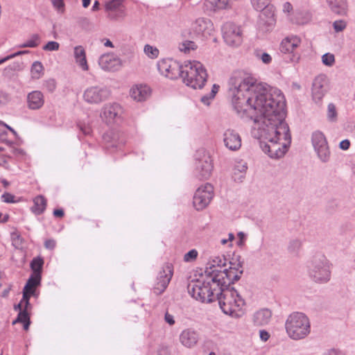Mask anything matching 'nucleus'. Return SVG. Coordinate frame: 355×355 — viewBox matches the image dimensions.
<instances>
[{
    "instance_id": "1",
    "label": "nucleus",
    "mask_w": 355,
    "mask_h": 355,
    "mask_svg": "<svg viewBox=\"0 0 355 355\" xmlns=\"http://www.w3.org/2000/svg\"><path fill=\"white\" fill-rule=\"evenodd\" d=\"M228 84L234 110L241 118L253 120V135L266 141L261 142L263 151L271 158L282 157L291 142L283 94L241 71L234 72Z\"/></svg>"
},
{
    "instance_id": "2",
    "label": "nucleus",
    "mask_w": 355,
    "mask_h": 355,
    "mask_svg": "<svg viewBox=\"0 0 355 355\" xmlns=\"http://www.w3.org/2000/svg\"><path fill=\"white\" fill-rule=\"evenodd\" d=\"M202 282L197 281L188 285V292L195 300L201 302H212L216 300L218 295L219 287L214 286V281L209 280L211 274H208V270L200 268Z\"/></svg>"
},
{
    "instance_id": "3",
    "label": "nucleus",
    "mask_w": 355,
    "mask_h": 355,
    "mask_svg": "<svg viewBox=\"0 0 355 355\" xmlns=\"http://www.w3.org/2000/svg\"><path fill=\"white\" fill-rule=\"evenodd\" d=\"M216 300L224 313L233 317L241 315L245 302L234 288L219 287Z\"/></svg>"
},
{
    "instance_id": "4",
    "label": "nucleus",
    "mask_w": 355,
    "mask_h": 355,
    "mask_svg": "<svg viewBox=\"0 0 355 355\" xmlns=\"http://www.w3.org/2000/svg\"><path fill=\"white\" fill-rule=\"evenodd\" d=\"M180 77L187 86L201 89L207 82L208 75L202 64L193 60L185 63Z\"/></svg>"
},
{
    "instance_id": "5",
    "label": "nucleus",
    "mask_w": 355,
    "mask_h": 355,
    "mask_svg": "<svg viewBox=\"0 0 355 355\" xmlns=\"http://www.w3.org/2000/svg\"><path fill=\"white\" fill-rule=\"evenodd\" d=\"M287 334L293 340H300L306 337L311 331L308 317L300 312H294L288 315L285 322Z\"/></svg>"
},
{
    "instance_id": "6",
    "label": "nucleus",
    "mask_w": 355,
    "mask_h": 355,
    "mask_svg": "<svg viewBox=\"0 0 355 355\" xmlns=\"http://www.w3.org/2000/svg\"><path fill=\"white\" fill-rule=\"evenodd\" d=\"M208 270V274H211L209 280L214 281V286L218 287L231 288L230 284L238 281L243 271L239 268H227L223 270H215L214 268H204Z\"/></svg>"
},
{
    "instance_id": "7",
    "label": "nucleus",
    "mask_w": 355,
    "mask_h": 355,
    "mask_svg": "<svg viewBox=\"0 0 355 355\" xmlns=\"http://www.w3.org/2000/svg\"><path fill=\"white\" fill-rule=\"evenodd\" d=\"M302 40L295 35H291L284 37L279 45V51L287 55L289 62L293 64L300 62L302 57Z\"/></svg>"
},
{
    "instance_id": "8",
    "label": "nucleus",
    "mask_w": 355,
    "mask_h": 355,
    "mask_svg": "<svg viewBox=\"0 0 355 355\" xmlns=\"http://www.w3.org/2000/svg\"><path fill=\"white\" fill-rule=\"evenodd\" d=\"M110 90L100 85L89 86L83 92V101L90 105H98L106 101L110 96Z\"/></svg>"
},
{
    "instance_id": "9",
    "label": "nucleus",
    "mask_w": 355,
    "mask_h": 355,
    "mask_svg": "<svg viewBox=\"0 0 355 355\" xmlns=\"http://www.w3.org/2000/svg\"><path fill=\"white\" fill-rule=\"evenodd\" d=\"M311 144L319 160L322 163L329 162L331 150L324 134L320 130L314 131L311 135Z\"/></svg>"
},
{
    "instance_id": "10",
    "label": "nucleus",
    "mask_w": 355,
    "mask_h": 355,
    "mask_svg": "<svg viewBox=\"0 0 355 355\" xmlns=\"http://www.w3.org/2000/svg\"><path fill=\"white\" fill-rule=\"evenodd\" d=\"M214 26L211 20L206 17H199L191 25V33L193 37L205 40L214 33Z\"/></svg>"
},
{
    "instance_id": "11",
    "label": "nucleus",
    "mask_w": 355,
    "mask_h": 355,
    "mask_svg": "<svg viewBox=\"0 0 355 355\" xmlns=\"http://www.w3.org/2000/svg\"><path fill=\"white\" fill-rule=\"evenodd\" d=\"M225 42L231 46H238L243 42V32L241 26L233 22H226L222 27Z\"/></svg>"
},
{
    "instance_id": "12",
    "label": "nucleus",
    "mask_w": 355,
    "mask_h": 355,
    "mask_svg": "<svg viewBox=\"0 0 355 355\" xmlns=\"http://www.w3.org/2000/svg\"><path fill=\"white\" fill-rule=\"evenodd\" d=\"M214 196V188L211 184L206 183L196 191L193 198V205L198 211L204 209L211 202Z\"/></svg>"
},
{
    "instance_id": "13",
    "label": "nucleus",
    "mask_w": 355,
    "mask_h": 355,
    "mask_svg": "<svg viewBox=\"0 0 355 355\" xmlns=\"http://www.w3.org/2000/svg\"><path fill=\"white\" fill-rule=\"evenodd\" d=\"M183 67L173 59H162L157 62L159 73L170 79H176L181 76Z\"/></svg>"
},
{
    "instance_id": "14",
    "label": "nucleus",
    "mask_w": 355,
    "mask_h": 355,
    "mask_svg": "<svg viewBox=\"0 0 355 355\" xmlns=\"http://www.w3.org/2000/svg\"><path fill=\"white\" fill-rule=\"evenodd\" d=\"M123 114L122 107L116 103L105 104L101 112V117L108 125H113L121 121Z\"/></svg>"
},
{
    "instance_id": "15",
    "label": "nucleus",
    "mask_w": 355,
    "mask_h": 355,
    "mask_svg": "<svg viewBox=\"0 0 355 355\" xmlns=\"http://www.w3.org/2000/svg\"><path fill=\"white\" fill-rule=\"evenodd\" d=\"M33 272L24 286V302L29 305L31 296L36 295V288L40 285L42 268H32Z\"/></svg>"
},
{
    "instance_id": "16",
    "label": "nucleus",
    "mask_w": 355,
    "mask_h": 355,
    "mask_svg": "<svg viewBox=\"0 0 355 355\" xmlns=\"http://www.w3.org/2000/svg\"><path fill=\"white\" fill-rule=\"evenodd\" d=\"M105 12L107 13V17L112 20H119L123 19L126 15L125 7L123 3V0H110L105 5Z\"/></svg>"
},
{
    "instance_id": "17",
    "label": "nucleus",
    "mask_w": 355,
    "mask_h": 355,
    "mask_svg": "<svg viewBox=\"0 0 355 355\" xmlns=\"http://www.w3.org/2000/svg\"><path fill=\"white\" fill-rule=\"evenodd\" d=\"M225 146L232 151H236L241 147L242 139L239 133L231 128L225 130L223 135Z\"/></svg>"
},
{
    "instance_id": "18",
    "label": "nucleus",
    "mask_w": 355,
    "mask_h": 355,
    "mask_svg": "<svg viewBox=\"0 0 355 355\" xmlns=\"http://www.w3.org/2000/svg\"><path fill=\"white\" fill-rule=\"evenodd\" d=\"M173 272L172 268H162L159 272L153 290L156 295L162 293L168 286Z\"/></svg>"
},
{
    "instance_id": "19",
    "label": "nucleus",
    "mask_w": 355,
    "mask_h": 355,
    "mask_svg": "<svg viewBox=\"0 0 355 355\" xmlns=\"http://www.w3.org/2000/svg\"><path fill=\"white\" fill-rule=\"evenodd\" d=\"M213 170L212 160L208 155H203L200 159H198L196 163V175L200 179H208Z\"/></svg>"
},
{
    "instance_id": "20",
    "label": "nucleus",
    "mask_w": 355,
    "mask_h": 355,
    "mask_svg": "<svg viewBox=\"0 0 355 355\" xmlns=\"http://www.w3.org/2000/svg\"><path fill=\"white\" fill-rule=\"evenodd\" d=\"M98 64L104 71H116L121 67V61L113 53H105L99 58Z\"/></svg>"
},
{
    "instance_id": "21",
    "label": "nucleus",
    "mask_w": 355,
    "mask_h": 355,
    "mask_svg": "<svg viewBox=\"0 0 355 355\" xmlns=\"http://www.w3.org/2000/svg\"><path fill=\"white\" fill-rule=\"evenodd\" d=\"M179 340L185 347L192 348L197 345L199 340V334L196 330L188 328L180 333Z\"/></svg>"
},
{
    "instance_id": "22",
    "label": "nucleus",
    "mask_w": 355,
    "mask_h": 355,
    "mask_svg": "<svg viewBox=\"0 0 355 355\" xmlns=\"http://www.w3.org/2000/svg\"><path fill=\"white\" fill-rule=\"evenodd\" d=\"M327 82L325 76H317L313 83L312 94L315 100L320 101L324 96L327 90Z\"/></svg>"
},
{
    "instance_id": "23",
    "label": "nucleus",
    "mask_w": 355,
    "mask_h": 355,
    "mask_svg": "<svg viewBox=\"0 0 355 355\" xmlns=\"http://www.w3.org/2000/svg\"><path fill=\"white\" fill-rule=\"evenodd\" d=\"M130 96L137 101H146L150 95V89L147 85H137L130 91Z\"/></svg>"
},
{
    "instance_id": "24",
    "label": "nucleus",
    "mask_w": 355,
    "mask_h": 355,
    "mask_svg": "<svg viewBox=\"0 0 355 355\" xmlns=\"http://www.w3.org/2000/svg\"><path fill=\"white\" fill-rule=\"evenodd\" d=\"M329 10L334 14L345 16L347 13V0H326Z\"/></svg>"
},
{
    "instance_id": "25",
    "label": "nucleus",
    "mask_w": 355,
    "mask_h": 355,
    "mask_svg": "<svg viewBox=\"0 0 355 355\" xmlns=\"http://www.w3.org/2000/svg\"><path fill=\"white\" fill-rule=\"evenodd\" d=\"M257 10L261 11L259 17L260 24L265 25L266 26H272L275 24V18L273 6H270L269 4L263 9Z\"/></svg>"
},
{
    "instance_id": "26",
    "label": "nucleus",
    "mask_w": 355,
    "mask_h": 355,
    "mask_svg": "<svg viewBox=\"0 0 355 355\" xmlns=\"http://www.w3.org/2000/svg\"><path fill=\"white\" fill-rule=\"evenodd\" d=\"M73 56L76 64L83 71L89 70V65L86 57V51L83 46H76L73 49Z\"/></svg>"
},
{
    "instance_id": "27",
    "label": "nucleus",
    "mask_w": 355,
    "mask_h": 355,
    "mask_svg": "<svg viewBox=\"0 0 355 355\" xmlns=\"http://www.w3.org/2000/svg\"><path fill=\"white\" fill-rule=\"evenodd\" d=\"M309 274L311 277L318 283L327 282L331 277V271L328 268H311Z\"/></svg>"
},
{
    "instance_id": "28",
    "label": "nucleus",
    "mask_w": 355,
    "mask_h": 355,
    "mask_svg": "<svg viewBox=\"0 0 355 355\" xmlns=\"http://www.w3.org/2000/svg\"><path fill=\"white\" fill-rule=\"evenodd\" d=\"M103 139L106 142V148H118L124 144V141L121 139L119 134L113 131L107 132L104 134Z\"/></svg>"
},
{
    "instance_id": "29",
    "label": "nucleus",
    "mask_w": 355,
    "mask_h": 355,
    "mask_svg": "<svg viewBox=\"0 0 355 355\" xmlns=\"http://www.w3.org/2000/svg\"><path fill=\"white\" fill-rule=\"evenodd\" d=\"M28 106L31 110L40 108L44 103L43 94L40 91H33L28 94Z\"/></svg>"
},
{
    "instance_id": "30",
    "label": "nucleus",
    "mask_w": 355,
    "mask_h": 355,
    "mask_svg": "<svg viewBox=\"0 0 355 355\" xmlns=\"http://www.w3.org/2000/svg\"><path fill=\"white\" fill-rule=\"evenodd\" d=\"M204 7L207 11L216 12L231 8V3L229 0H205Z\"/></svg>"
},
{
    "instance_id": "31",
    "label": "nucleus",
    "mask_w": 355,
    "mask_h": 355,
    "mask_svg": "<svg viewBox=\"0 0 355 355\" xmlns=\"http://www.w3.org/2000/svg\"><path fill=\"white\" fill-rule=\"evenodd\" d=\"M272 312L268 309H262L254 313L253 322L257 326L268 324L271 319Z\"/></svg>"
},
{
    "instance_id": "32",
    "label": "nucleus",
    "mask_w": 355,
    "mask_h": 355,
    "mask_svg": "<svg viewBox=\"0 0 355 355\" xmlns=\"http://www.w3.org/2000/svg\"><path fill=\"white\" fill-rule=\"evenodd\" d=\"M46 207V199L42 196H38L33 200V206L31 207V210L35 214L40 215L44 211Z\"/></svg>"
},
{
    "instance_id": "33",
    "label": "nucleus",
    "mask_w": 355,
    "mask_h": 355,
    "mask_svg": "<svg viewBox=\"0 0 355 355\" xmlns=\"http://www.w3.org/2000/svg\"><path fill=\"white\" fill-rule=\"evenodd\" d=\"M248 169L247 164L239 162L234 168L233 178L235 181L242 182Z\"/></svg>"
},
{
    "instance_id": "34",
    "label": "nucleus",
    "mask_w": 355,
    "mask_h": 355,
    "mask_svg": "<svg viewBox=\"0 0 355 355\" xmlns=\"http://www.w3.org/2000/svg\"><path fill=\"white\" fill-rule=\"evenodd\" d=\"M31 73L33 78L39 79L44 75V67L42 62L35 61L31 66Z\"/></svg>"
},
{
    "instance_id": "35",
    "label": "nucleus",
    "mask_w": 355,
    "mask_h": 355,
    "mask_svg": "<svg viewBox=\"0 0 355 355\" xmlns=\"http://www.w3.org/2000/svg\"><path fill=\"white\" fill-rule=\"evenodd\" d=\"M209 266H227V257L223 254L214 255L210 257Z\"/></svg>"
},
{
    "instance_id": "36",
    "label": "nucleus",
    "mask_w": 355,
    "mask_h": 355,
    "mask_svg": "<svg viewBox=\"0 0 355 355\" xmlns=\"http://www.w3.org/2000/svg\"><path fill=\"white\" fill-rule=\"evenodd\" d=\"M197 47L198 46L194 42L190 40L183 41L178 45L179 50L184 53H189L191 51L196 50Z\"/></svg>"
},
{
    "instance_id": "37",
    "label": "nucleus",
    "mask_w": 355,
    "mask_h": 355,
    "mask_svg": "<svg viewBox=\"0 0 355 355\" xmlns=\"http://www.w3.org/2000/svg\"><path fill=\"white\" fill-rule=\"evenodd\" d=\"M302 242L301 240L295 239L291 240L288 245V250L291 254H298L299 252L302 249Z\"/></svg>"
},
{
    "instance_id": "38",
    "label": "nucleus",
    "mask_w": 355,
    "mask_h": 355,
    "mask_svg": "<svg viewBox=\"0 0 355 355\" xmlns=\"http://www.w3.org/2000/svg\"><path fill=\"white\" fill-rule=\"evenodd\" d=\"M219 88L220 87L218 85L214 84L210 93L201 97V102L205 105H209L211 101L214 98L216 94L218 93Z\"/></svg>"
},
{
    "instance_id": "39",
    "label": "nucleus",
    "mask_w": 355,
    "mask_h": 355,
    "mask_svg": "<svg viewBox=\"0 0 355 355\" xmlns=\"http://www.w3.org/2000/svg\"><path fill=\"white\" fill-rule=\"evenodd\" d=\"M10 238L12 246L19 252H22V238L20 234L15 232H12Z\"/></svg>"
},
{
    "instance_id": "40",
    "label": "nucleus",
    "mask_w": 355,
    "mask_h": 355,
    "mask_svg": "<svg viewBox=\"0 0 355 355\" xmlns=\"http://www.w3.org/2000/svg\"><path fill=\"white\" fill-rule=\"evenodd\" d=\"M227 263L230 266H242L243 262L241 261V257L239 254H227Z\"/></svg>"
},
{
    "instance_id": "41",
    "label": "nucleus",
    "mask_w": 355,
    "mask_h": 355,
    "mask_svg": "<svg viewBox=\"0 0 355 355\" xmlns=\"http://www.w3.org/2000/svg\"><path fill=\"white\" fill-rule=\"evenodd\" d=\"M144 53L150 58L155 59L159 56V51L158 49L149 44H146L144 49Z\"/></svg>"
},
{
    "instance_id": "42",
    "label": "nucleus",
    "mask_w": 355,
    "mask_h": 355,
    "mask_svg": "<svg viewBox=\"0 0 355 355\" xmlns=\"http://www.w3.org/2000/svg\"><path fill=\"white\" fill-rule=\"evenodd\" d=\"M337 111L334 103H329L327 106V119L331 122L337 121Z\"/></svg>"
},
{
    "instance_id": "43",
    "label": "nucleus",
    "mask_w": 355,
    "mask_h": 355,
    "mask_svg": "<svg viewBox=\"0 0 355 355\" xmlns=\"http://www.w3.org/2000/svg\"><path fill=\"white\" fill-rule=\"evenodd\" d=\"M40 39L38 35L33 34L24 43V47L34 48L39 45Z\"/></svg>"
},
{
    "instance_id": "44",
    "label": "nucleus",
    "mask_w": 355,
    "mask_h": 355,
    "mask_svg": "<svg viewBox=\"0 0 355 355\" xmlns=\"http://www.w3.org/2000/svg\"><path fill=\"white\" fill-rule=\"evenodd\" d=\"M43 87L49 92L53 93L57 87V83L54 78H49L44 81Z\"/></svg>"
},
{
    "instance_id": "45",
    "label": "nucleus",
    "mask_w": 355,
    "mask_h": 355,
    "mask_svg": "<svg viewBox=\"0 0 355 355\" xmlns=\"http://www.w3.org/2000/svg\"><path fill=\"white\" fill-rule=\"evenodd\" d=\"M322 62L327 67H332L335 64V56L330 53H326L322 56Z\"/></svg>"
},
{
    "instance_id": "46",
    "label": "nucleus",
    "mask_w": 355,
    "mask_h": 355,
    "mask_svg": "<svg viewBox=\"0 0 355 355\" xmlns=\"http://www.w3.org/2000/svg\"><path fill=\"white\" fill-rule=\"evenodd\" d=\"M271 0H250L252 7L255 10L263 9L270 3Z\"/></svg>"
},
{
    "instance_id": "47",
    "label": "nucleus",
    "mask_w": 355,
    "mask_h": 355,
    "mask_svg": "<svg viewBox=\"0 0 355 355\" xmlns=\"http://www.w3.org/2000/svg\"><path fill=\"white\" fill-rule=\"evenodd\" d=\"M347 27V22L343 19L336 20L333 23V28L336 33L344 31Z\"/></svg>"
},
{
    "instance_id": "48",
    "label": "nucleus",
    "mask_w": 355,
    "mask_h": 355,
    "mask_svg": "<svg viewBox=\"0 0 355 355\" xmlns=\"http://www.w3.org/2000/svg\"><path fill=\"white\" fill-rule=\"evenodd\" d=\"M15 309L19 310V313L17 317L15 320H14L12 322V324H15L16 323L22 322V299L19 301V302L15 305Z\"/></svg>"
},
{
    "instance_id": "49",
    "label": "nucleus",
    "mask_w": 355,
    "mask_h": 355,
    "mask_svg": "<svg viewBox=\"0 0 355 355\" xmlns=\"http://www.w3.org/2000/svg\"><path fill=\"white\" fill-rule=\"evenodd\" d=\"M60 44L57 42L54 41H50L47 42L43 47L42 49L44 51H58L59 49Z\"/></svg>"
},
{
    "instance_id": "50",
    "label": "nucleus",
    "mask_w": 355,
    "mask_h": 355,
    "mask_svg": "<svg viewBox=\"0 0 355 355\" xmlns=\"http://www.w3.org/2000/svg\"><path fill=\"white\" fill-rule=\"evenodd\" d=\"M28 305L26 304L25 307H24V330H28L31 324L30 315L28 313Z\"/></svg>"
},
{
    "instance_id": "51",
    "label": "nucleus",
    "mask_w": 355,
    "mask_h": 355,
    "mask_svg": "<svg viewBox=\"0 0 355 355\" xmlns=\"http://www.w3.org/2000/svg\"><path fill=\"white\" fill-rule=\"evenodd\" d=\"M198 251L195 249L191 250L184 256V260L186 262H189L195 260L198 257Z\"/></svg>"
},
{
    "instance_id": "52",
    "label": "nucleus",
    "mask_w": 355,
    "mask_h": 355,
    "mask_svg": "<svg viewBox=\"0 0 355 355\" xmlns=\"http://www.w3.org/2000/svg\"><path fill=\"white\" fill-rule=\"evenodd\" d=\"M21 61H15L5 69L6 71H19L21 70Z\"/></svg>"
},
{
    "instance_id": "53",
    "label": "nucleus",
    "mask_w": 355,
    "mask_h": 355,
    "mask_svg": "<svg viewBox=\"0 0 355 355\" xmlns=\"http://www.w3.org/2000/svg\"><path fill=\"white\" fill-rule=\"evenodd\" d=\"M53 7L60 12H64V3L63 0H52Z\"/></svg>"
},
{
    "instance_id": "54",
    "label": "nucleus",
    "mask_w": 355,
    "mask_h": 355,
    "mask_svg": "<svg viewBox=\"0 0 355 355\" xmlns=\"http://www.w3.org/2000/svg\"><path fill=\"white\" fill-rule=\"evenodd\" d=\"M257 57L261 60L264 64H269L272 61V57L267 53H262L261 54H257Z\"/></svg>"
},
{
    "instance_id": "55",
    "label": "nucleus",
    "mask_w": 355,
    "mask_h": 355,
    "mask_svg": "<svg viewBox=\"0 0 355 355\" xmlns=\"http://www.w3.org/2000/svg\"><path fill=\"white\" fill-rule=\"evenodd\" d=\"M15 196L10 193H4L1 196L2 201L7 202V203L15 202Z\"/></svg>"
},
{
    "instance_id": "56",
    "label": "nucleus",
    "mask_w": 355,
    "mask_h": 355,
    "mask_svg": "<svg viewBox=\"0 0 355 355\" xmlns=\"http://www.w3.org/2000/svg\"><path fill=\"white\" fill-rule=\"evenodd\" d=\"M22 55V51H18L16 53H11L8 55H7L6 57L2 58L0 60V64L5 62L7 60H9L10 59H12L17 56H20Z\"/></svg>"
},
{
    "instance_id": "57",
    "label": "nucleus",
    "mask_w": 355,
    "mask_h": 355,
    "mask_svg": "<svg viewBox=\"0 0 355 355\" xmlns=\"http://www.w3.org/2000/svg\"><path fill=\"white\" fill-rule=\"evenodd\" d=\"M56 245L55 241L53 239H47L44 242V246L46 249L53 250Z\"/></svg>"
},
{
    "instance_id": "58",
    "label": "nucleus",
    "mask_w": 355,
    "mask_h": 355,
    "mask_svg": "<svg viewBox=\"0 0 355 355\" xmlns=\"http://www.w3.org/2000/svg\"><path fill=\"white\" fill-rule=\"evenodd\" d=\"M44 264V261L42 258L37 257L35 258L32 260L30 263V266H42Z\"/></svg>"
},
{
    "instance_id": "59",
    "label": "nucleus",
    "mask_w": 355,
    "mask_h": 355,
    "mask_svg": "<svg viewBox=\"0 0 355 355\" xmlns=\"http://www.w3.org/2000/svg\"><path fill=\"white\" fill-rule=\"evenodd\" d=\"M350 146V141L349 139H344L339 144V148L343 150H347Z\"/></svg>"
},
{
    "instance_id": "60",
    "label": "nucleus",
    "mask_w": 355,
    "mask_h": 355,
    "mask_svg": "<svg viewBox=\"0 0 355 355\" xmlns=\"http://www.w3.org/2000/svg\"><path fill=\"white\" fill-rule=\"evenodd\" d=\"M164 320L169 325H173L175 324L173 315L169 314L168 312L165 314Z\"/></svg>"
},
{
    "instance_id": "61",
    "label": "nucleus",
    "mask_w": 355,
    "mask_h": 355,
    "mask_svg": "<svg viewBox=\"0 0 355 355\" xmlns=\"http://www.w3.org/2000/svg\"><path fill=\"white\" fill-rule=\"evenodd\" d=\"M78 127L85 135H89L92 132V129L89 125H78Z\"/></svg>"
},
{
    "instance_id": "62",
    "label": "nucleus",
    "mask_w": 355,
    "mask_h": 355,
    "mask_svg": "<svg viewBox=\"0 0 355 355\" xmlns=\"http://www.w3.org/2000/svg\"><path fill=\"white\" fill-rule=\"evenodd\" d=\"M283 12L285 13H290L293 10V6L289 2H285L283 4Z\"/></svg>"
},
{
    "instance_id": "63",
    "label": "nucleus",
    "mask_w": 355,
    "mask_h": 355,
    "mask_svg": "<svg viewBox=\"0 0 355 355\" xmlns=\"http://www.w3.org/2000/svg\"><path fill=\"white\" fill-rule=\"evenodd\" d=\"M260 338L262 340L267 341L270 338V335L268 331L261 330L260 331Z\"/></svg>"
},
{
    "instance_id": "64",
    "label": "nucleus",
    "mask_w": 355,
    "mask_h": 355,
    "mask_svg": "<svg viewBox=\"0 0 355 355\" xmlns=\"http://www.w3.org/2000/svg\"><path fill=\"white\" fill-rule=\"evenodd\" d=\"M10 151L15 155H19L21 153V150L14 146V144H10Z\"/></svg>"
}]
</instances>
